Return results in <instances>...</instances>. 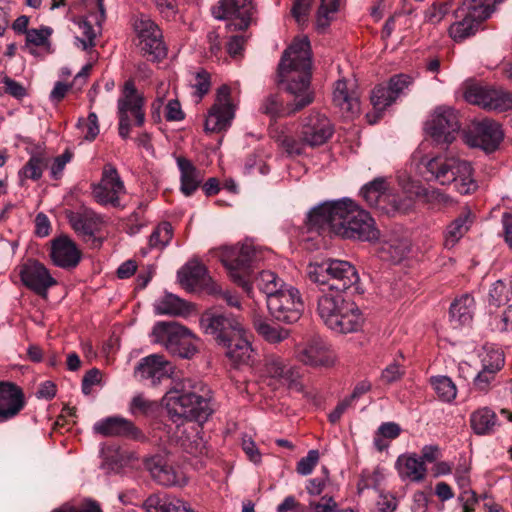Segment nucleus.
Instances as JSON below:
<instances>
[{
	"label": "nucleus",
	"instance_id": "27",
	"mask_svg": "<svg viewBox=\"0 0 512 512\" xmlns=\"http://www.w3.org/2000/svg\"><path fill=\"white\" fill-rule=\"evenodd\" d=\"M174 372V366L163 355L151 354L141 359L135 369V375L140 379L150 380L152 384L169 378Z\"/></svg>",
	"mask_w": 512,
	"mask_h": 512
},
{
	"label": "nucleus",
	"instance_id": "3",
	"mask_svg": "<svg viewBox=\"0 0 512 512\" xmlns=\"http://www.w3.org/2000/svg\"><path fill=\"white\" fill-rule=\"evenodd\" d=\"M419 166L428 181H435L442 186H452L462 195L471 194L477 189L471 163L458 156L443 153L423 157Z\"/></svg>",
	"mask_w": 512,
	"mask_h": 512
},
{
	"label": "nucleus",
	"instance_id": "55",
	"mask_svg": "<svg viewBox=\"0 0 512 512\" xmlns=\"http://www.w3.org/2000/svg\"><path fill=\"white\" fill-rule=\"evenodd\" d=\"M339 8V0H321L320 7L317 12V28L326 29L331 21V14L337 12Z\"/></svg>",
	"mask_w": 512,
	"mask_h": 512
},
{
	"label": "nucleus",
	"instance_id": "4",
	"mask_svg": "<svg viewBox=\"0 0 512 512\" xmlns=\"http://www.w3.org/2000/svg\"><path fill=\"white\" fill-rule=\"evenodd\" d=\"M306 275L319 290L339 294L349 289L358 290L360 281L358 271L350 262L332 258L310 263Z\"/></svg>",
	"mask_w": 512,
	"mask_h": 512
},
{
	"label": "nucleus",
	"instance_id": "45",
	"mask_svg": "<svg viewBox=\"0 0 512 512\" xmlns=\"http://www.w3.org/2000/svg\"><path fill=\"white\" fill-rule=\"evenodd\" d=\"M412 186L414 191H411V193L422 198L432 209H440L452 203V198L440 189H427L414 182H412Z\"/></svg>",
	"mask_w": 512,
	"mask_h": 512
},
{
	"label": "nucleus",
	"instance_id": "19",
	"mask_svg": "<svg viewBox=\"0 0 512 512\" xmlns=\"http://www.w3.org/2000/svg\"><path fill=\"white\" fill-rule=\"evenodd\" d=\"M333 134L334 127L324 114L312 111L302 120L300 135L308 147L315 148L324 145Z\"/></svg>",
	"mask_w": 512,
	"mask_h": 512
},
{
	"label": "nucleus",
	"instance_id": "22",
	"mask_svg": "<svg viewBox=\"0 0 512 512\" xmlns=\"http://www.w3.org/2000/svg\"><path fill=\"white\" fill-rule=\"evenodd\" d=\"M179 283L188 291L205 289L208 293H220L221 287L208 275L206 267L198 260L188 261L177 273Z\"/></svg>",
	"mask_w": 512,
	"mask_h": 512
},
{
	"label": "nucleus",
	"instance_id": "39",
	"mask_svg": "<svg viewBox=\"0 0 512 512\" xmlns=\"http://www.w3.org/2000/svg\"><path fill=\"white\" fill-rule=\"evenodd\" d=\"M472 215L470 210H466L455 218L445 229L444 247L453 248L459 240L467 233L472 224Z\"/></svg>",
	"mask_w": 512,
	"mask_h": 512
},
{
	"label": "nucleus",
	"instance_id": "60",
	"mask_svg": "<svg viewBox=\"0 0 512 512\" xmlns=\"http://www.w3.org/2000/svg\"><path fill=\"white\" fill-rule=\"evenodd\" d=\"M313 0H295L291 9V14L296 22L303 26L307 22Z\"/></svg>",
	"mask_w": 512,
	"mask_h": 512
},
{
	"label": "nucleus",
	"instance_id": "56",
	"mask_svg": "<svg viewBox=\"0 0 512 512\" xmlns=\"http://www.w3.org/2000/svg\"><path fill=\"white\" fill-rule=\"evenodd\" d=\"M77 127L82 129L85 140L93 141L99 134V124L96 113L90 112L87 119L80 118Z\"/></svg>",
	"mask_w": 512,
	"mask_h": 512
},
{
	"label": "nucleus",
	"instance_id": "36",
	"mask_svg": "<svg viewBox=\"0 0 512 512\" xmlns=\"http://www.w3.org/2000/svg\"><path fill=\"white\" fill-rule=\"evenodd\" d=\"M333 102L343 113H347L350 117L360 112L359 97L354 91L350 92L348 90L347 83L344 80H338L335 83Z\"/></svg>",
	"mask_w": 512,
	"mask_h": 512
},
{
	"label": "nucleus",
	"instance_id": "13",
	"mask_svg": "<svg viewBox=\"0 0 512 512\" xmlns=\"http://www.w3.org/2000/svg\"><path fill=\"white\" fill-rule=\"evenodd\" d=\"M137 47L149 61H160L167 55L163 34L159 26L150 18L142 16L135 22Z\"/></svg>",
	"mask_w": 512,
	"mask_h": 512
},
{
	"label": "nucleus",
	"instance_id": "15",
	"mask_svg": "<svg viewBox=\"0 0 512 512\" xmlns=\"http://www.w3.org/2000/svg\"><path fill=\"white\" fill-rule=\"evenodd\" d=\"M236 105L231 100V89L228 85L220 86L216 91L214 104L208 110L205 120L207 132L219 133L227 130L235 117Z\"/></svg>",
	"mask_w": 512,
	"mask_h": 512
},
{
	"label": "nucleus",
	"instance_id": "34",
	"mask_svg": "<svg viewBox=\"0 0 512 512\" xmlns=\"http://www.w3.org/2000/svg\"><path fill=\"white\" fill-rule=\"evenodd\" d=\"M329 329L340 334L354 333L361 329L364 318L358 306L349 301Z\"/></svg>",
	"mask_w": 512,
	"mask_h": 512
},
{
	"label": "nucleus",
	"instance_id": "50",
	"mask_svg": "<svg viewBox=\"0 0 512 512\" xmlns=\"http://www.w3.org/2000/svg\"><path fill=\"white\" fill-rule=\"evenodd\" d=\"M173 233L171 223L166 221L159 223L149 237V247L151 249L163 250L172 240Z\"/></svg>",
	"mask_w": 512,
	"mask_h": 512
},
{
	"label": "nucleus",
	"instance_id": "5",
	"mask_svg": "<svg viewBox=\"0 0 512 512\" xmlns=\"http://www.w3.org/2000/svg\"><path fill=\"white\" fill-rule=\"evenodd\" d=\"M503 0H463L454 11V22L449 26V36L461 42L479 30L481 24L495 11Z\"/></svg>",
	"mask_w": 512,
	"mask_h": 512
},
{
	"label": "nucleus",
	"instance_id": "53",
	"mask_svg": "<svg viewBox=\"0 0 512 512\" xmlns=\"http://www.w3.org/2000/svg\"><path fill=\"white\" fill-rule=\"evenodd\" d=\"M431 384L442 401L451 402L456 398L457 389L451 378L447 376L432 377Z\"/></svg>",
	"mask_w": 512,
	"mask_h": 512
},
{
	"label": "nucleus",
	"instance_id": "12",
	"mask_svg": "<svg viewBox=\"0 0 512 512\" xmlns=\"http://www.w3.org/2000/svg\"><path fill=\"white\" fill-rule=\"evenodd\" d=\"M199 322L203 332L212 336L220 347L245 328L240 319L233 314L211 310L204 312Z\"/></svg>",
	"mask_w": 512,
	"mask_h": 512
},
{
	"label": "nucleus",
	"instance_id": "38",
	"mask_svg": "<svg viewBox=\"0 0 512 512\" xmlns=\"http://www.w3.org/2000/svg\"><path fill=\"white\" fill-rule=\"evenodd\" d=\"M169 441L179 446L184 452L192 455L201 452L203 447V442L198 435V431L194 428L188 431L187 428L181 425L176 426L173 435L169 436Z\"/></svg>",
	"mask_w": 512,
	"mask_h": 512
},
{
	"label": "nucleus",
	"instance_id": "2",
	"mask_svg": "<svg viewBox=\"0 0 512 512\" xmlns=\"http://www.w3.org/2000/svg\"><path fill=\"white\" fill-rule=\"evenodd\" d=\"M209 388L202 382L190 378L175 383L166 392L163 404L173 422L182 420L206 422L213 413Z\"/></svg>",
	"mask_w": 512,
	"mask_h": 512
},
{
	"label": "nucleus",
	"instance_id": "35",
	"mask_svg": "<svg viewBox=\"0 0 512 512\" xmlns=\"http://www.w3.org/2000/svg\"><path fill=\"white\" fill-rule=\"evenodd\" d=\"M270 137L289 156H299L305 153L307 144L299 134V138L291 134L284 126L270 127Z\"/></svg>",
	"mask_w": 512,
	"mask_h": 512
},
{
	"label": "nucleus",
	"instance_id": "9",
	"mask_svg": "<svg viewBox=\"0 0 512 512\" xmlns=\"http://www.w3.org/2000/svg\"><path fill=\"white\" fill-rule=\"evenodd\" d=\"M144 99L138 93L132 80L125 82L122 95L117 101V116L119 119L118 132L122 139H128L131 131L130 115L135 119V125L142 126L145 122L143 110Z\"/></svg>",
	"mask_w": 512,
	"mask_h": 512
},
{
	"label": "nucleus",
	"instance_id": "41",
	"mask_svg": "<svg viewBox=\"0 0 512 512\" xmlns=\"http://www.w3.org/2000/svg\"><path fill=\"white\" fill-rule=\"evenodd\" d=\"M497 425V416L488 407L479 408L470 415V426L475 434L483 436L494 432Z\"/></svg>",
	"mask_w": 512,
	"mask_h": 512
},
{
	"label": "nucleus",
	"instance_id": "33",
	"mask_svg": "<svg viewBox=\"0 0 512 512\" xmlns=\"http://www.w3.org/2000/svg\"><path fill=\"white\" fill-rule=\"evenodd\" d=\"M176 163L180 172V191L187 197L192 196L201 186L204 174L185 157H177Z\"/></svg>",
	"mask_w": 512,
	"mask_h": 512
},
{
	"label": "nucleus",
	"instance_id": "10",
	"mask_svg": "<svg viewBox=\"0 0 512 512\" xmlns=\"http://www.w3.org/2000/svg\"><path fill=\"white\" fill-rule=\"evenodd\" d=\"M424 129L437 145L448 146L460 130L458 115L450 107H437L425 122Z\"/></svg>",
	"mask_w": 512,
	"mask_h": 512
},
{
	"label": "nucleus",
	"instance_id": "42",
	"mask_svg": "<svg viewBox=\"0 0 512 512\" xmlns=\"http://www.w3.org/2000/svg\"><path fill=\"white\" fill-rule=\"evenodd\" d=\"M177 505L179 498L164 492H156L143 501L141 508L145 512H174Z\"/></svg>",
	"mask_w": 512,
	"mask_h": 512
},
{
	"label": "nucleus",
	"instance_id": "23",
	"mask_svg": "<svg viewBox=\"0 0 512 512\" xmlns=\"http://www.w3.org/2000/svg\"><path fill=\"white\" fill-rule=\"evenodd\" d=\"M66 218L75 233L84 240L93 239L104 224L100 214L85 206L66 211Z\"/></svg>",
	"mask_w": 512,
	"mask_h": 512
},
{
	"label": "nucleus",
	"instance_id": "14",
	"mask_svg": "<svg viewBox=\"0 0 512 512\" xmlns=\"http://www.w3.org/2000/svg\"><path fill=\"white\" fill-rule=\"evenodd\" d=\"M344 212L345 202H343V199L322 203L308 213L305 226L309 232L338 235L336 225L340 224Z\"/></svg>",
	"mask_w": 512,
	"mask_h": 512
},
{
	"label": "nucleus",
	"instance_id": "46",
	"mask_svg": "<svg viewBox=\"0 0 512 512\" xmlns=\"http://www.w3.org/2000/svg\"><path fill=\"white\" fill-rule=\"evenodd\" d=\"M256 287L266 295V303L287 284L272 271H262L254 279Z\"/></svg>",
	"mask_w": 512,
	"mask_h": 512
},
{
	"label": "nucleus",
	"instance_id": "20",
	"mask_svg": "<svg viewBox=\"0 0 512 512\" xmlns=\"http://www.w3.org/2000/svg\"><path fill=\"white\" fill-rule=\"evenodd\" d=\"M19 276L23 285L46 298L48 290L57 284L49 270L39 261L29 259L19 266Z\"/></svg>",
	"mask_w": 512,
	"mask_h": 512
},
{
	"label": "nucleus",
	"instance_id": "57",
	"mask_svg": "<svg viewBox=\"0 0 512 512\" xmlns=\"http://www.w3.org/2000/svg\"><path fill=\"white\" fill-rule=\"evenodd\" d=\"M450 10V3L449 2H442V3H434L432 4L424 14L425 22L430 24H438L440 23L446 14Z\"/></svg>",
	"mask_w": 512,
	"mask_h": 512
},
{
	"label": "nucleus",
	"instance_id": "28",
	"mask_svg": "<svg viewBox=\"0 0 512 512\" xmlns=\"http://www.w3.org/2000/svg\"><path fill=\"white\" fill-rule=\"evenodd\" d=\"M145 466L152 478L162 486H181L186 483L183 474L168 464L161 455L148 458L145 462Z\"/></svg>",
	"mask_w": 512,
	"mask_h": 512
},
{
	"label": "nucleus",
	"instance_id": "32",
	"mask_svg": "<svg viewBox=\"0 0 512 512\" xmlns=\"http://www.w3.org/2000/svg\"><path fill=\"white\" fill-rule=\"evenodd\" d=\"M251 334L244 328L237 333L228 343L221 347L225 350V356L233 365H248L252 361L254 350L251 346Z\"/></svg>",
	"mask_w": 512,
	"mask_h": 512
},
{
	"label": "nucleus",
	"instance_id": "64",
	"mask_svg": "<svg viewBox=\"0 0 512 512\" xmlns=\"http://www.w3.org/2000/svg\"><path fill=\"white\" fill-rule=\"evenodd\" d=\"M52 512H102L98 502L94 500H86L78 506L64 504Z\"/></svg>",
	"mask_w": 512,
	"mask_h": 512
},
{
	"label": "nucleus",
	"instance_id": "59",
	"mask_svg": "<svg viewBox=\"0 0 512 512\" xmlns=\"http://www.w3.org/2000/svg\"><path fill=\"white\" fill-rule=\"evenodd\" d=\"M412 83L413 78L410 75L396 74L389 79L387 86L391 90L393 96L397 99L405 92L406 89L409 88L410 85H412Z\"/></svg>",
	"mask_w": 512,
	"mask_h": 512
},
{
	"label": "nucleus",
	"instance_id": "25",
	"mask_svg": "<svg viewBox=\"0 0 512 512\" xmlns=\"http://www.w3.org/2000/svg\"><path fill=\"white\" fill-rule=\"evenodd\" d=\"M50 258L55 266L71 270L80 263L82 253L70 237L61 235L51 241Z\"/></svg>",
	"mask_w": 512,
	"mask_h": 512
},
{
	"label": "nucleus",
	"instance_id": "26",
	"mask_svg": "<svg viewBox=\"0 0 512 512\" xmlns=\"http://www.w3.org/2000/svg\"><path fill=\"white\" fill-rule=\"evenodd\" d=\"M93 429L102 436H121L137 441L146 439L143 432L132 421L119 416L104 418L96 422Z\"/></svg>",
	"mask_w": 512,
	"mask_h": 512
},
{
	"label": "nucleus",
	"instance_id": "48",
	"mask_svg": "<svg viewBox=\"0 0 512 512\" xmlns=\"http://www.w3.org/2000/svg\"><path fill=\"white\" fill-rule=\"evenodd\" d=\"M158 409V403L143 394L135 395L128 406V411L134 417H151L157 413Z\"/></svg>",
	"mask_w": 512,
	"mask_h": 512
},
{
	"label": "nucleus",
	"instance_id": "49",
	"mask_svg": "<svg viewBox=\"0 0 512 512\" xmlns=\"http://www.w3.org/2000/svg\"><path fill=\"white\" fill-rule=\"evenodd\" d=\"M481 367L498 373L504 366V353L500 348L485 345L479 353Z\"/></svg>",
	"mask_w": 512,
	"mask_h": 512
},
{
	"label": "nucleus",
	"instance_id": "8",
	"mask_svg": "<svg viewBox=\"0 0 512 512\" xmlns=\"http://www.w3.org/2000/svg\"><path fill=\"white\" fill-rule=\"evenodd\" d=\"M345 212L337 224L338 236L342 238L373 241L379 236L375 221L370 214L350 199H343Z\"/></svg>",
	"mask_w": 512,
	"mask_h": 512
},
{
	"label": "nucleus",
	"instance_id": "29",
	"mask_svg": "<svg viewBox=\"0 0 512 512\" xmlns=\"http://www.w3.org/2000/svg\"><path fill=\"white\" fill-rule=\"evenodd\" d=\"M265 371L271 378L278 379L282 384L287 385L291 389L297 391L302 389V385L299 382V369L289 365L279 356L270 355L266 358Z\"/></svg>",
	"mask_w": 512,
	"mask_h": 512
},
{
	"label": "nucleus",
	"instance_id": "37",
	"mask_svg": "<svg viewBox=\"0 0 512 512\" xmlns=\"http://www.w3.org/2000/svg\"><path fill=\"white\" fill-rule=\"evenodd\" d=\"M396 465L401 478H406L413 482H420L425 479L427 468L425 463L416 454L399 456Z\"/></svg>",
	"mask_w": 512,
	"mask_h": 512
},
{
	"label": "nucleus",
	"instance_id": "21",
	"mask_svg": "<svg viewBox=\"0 0 512 512\" xmlns=\"http://www.w3.org/2000/svg\"><path fill=\"white\" fill-rule=\"evenodd\" d=\"M297 359L312 367L329 368L336 362V354L331 347L319 337H314L300 344L296 349Z\"/></svg>",
	"mask_w": 512,
	"mask_h": 512
},
{
	"label": "nucleus",
	"instance_id": "54",
	"mask_svg": "<svg viewBox=\"0 0 512 512\" xmlns=\"http://www.w3.org/2000/svg\"><path fill=\"white\" fill-rule=\"evenodd\" d=\"M396 101L387 85H378L371 92V103L375 110L383 111Z\"/></svg>",
	"mask_w": 512,
	"mask_h": 512
},
{
	"label": "nucleus",
	"instance_id": "31",
	"mask_svg": "<svg viewBox=\"0 0 512 512\" xmlns=\"http://www.w3.org/2000/svg\"><path fill=\"white\" fill-rule=\"evenodd\" d=\"M25 399L20 387L9 382H0V421L9 420L24 408Z\"/></svg>",
	"mask_w": 512,
	"mask_h": 512
},
{
	"label": "nucleus",
	"instance_id": "1",
	"mask_svg": "<svg viewBox=\"0 0 512 512\" xmlns=\"http://www.w3.org/2000/svg\"><path fill=\"white\" fill-rule=\"evenodd\" d=\"M311 50L310 42L305 38L295 39L284 51L278 65L280 83L294 97L287 105L279 94H269L261 102L260 112L271 119L291 115L302 110L313 102V92L310 90L311 80Z\"/></svg>",
	"mask_w": 512,
	"mask_h": 512
},
{
	"label": "nucleus",
	"instance_id": "7",
	"mask_svg": "<svg viewBox=\"0 0 512 512\" xmlns=\"http://www.w3.org/2000/svg\"><path fill=\"white\" fill-rule=\"evenodd\" d=\"M258 252L250 243H244L240 247L224 248L220 260L234 283L240 286L248 296H251L253 285L250 282V265L258 260Z\"/></svg>",
	"mask_w": 512,
	"mask_h": 512
},
{
	"label": "nucleus",
	"instance_id": "51",
	"mask_svg": "<svg viewBox=\"0 0 512 512\" xmlns=\"http://www.w3.org/2000/svg\"><path fill=\"white\" fill-rule=\"evenodd\" d=\"M254 327L258 334L270 343H279L289 335L288 330L272 326L261 318L254 319Z\"/></svg>",
	"mask_w": 512,
	"mask_h": 512
},
{
	"label": "nucleus",
	"instance_id": "16",
	"mask_svg": "<svg viewBox=\"0 0 512 512\" xmlns=\"http://www.w3.org/2000/svg\"><path fill=\"white\" fill-rule=\"evenodd\" d=\"M467 102L487 110L508 111L512 109V92L502 88L472 85L464 94Z\"/></svg>",
	"mask_w": 512,
	"mask_h": 512
},
{
	"label": "nucleus",
	"instance_id": "11",
	"mask_svg": "<svg viewBox=\"0 0 512 512\" xmlns=\"http://www.w3.org/2000/svg\"><path fill=\"white\" fill-rule=\"evenodd\" d=\"M267 308L277 321L292 324L301 318L304 303L300 291L288 284L268 300Z\"/></svg>",
	"mask_w": 512,
	"mask_h": 512
},
{
	"label": "nucleus",
	"instance_id": "17",
	"mask_svg": "<svg viewBox=\"0 0 512 512\" xmlns=\"http://www.w3.org/2000/svg\"><path fill=\"white\" fill-rule=\"evenodd\" d=\"M124 193L125 186L117 169L111 164H106L100 182L92 184L94 199L101 205L117 207L120 205V196Z\"/></svg>",
	"mask_w": 512,
	"mask_h": 512
},
{
	"label": "nucleus",
	"instance_id": "43",
	"mask_svg": "<svg viewBox=\"0 0 512 512\" xmlns=\"http://www.w3.org/2000/svg\"><path fill=\"white\" fill-rule=\"evenodd\" d=\"M413 186L407 189L408 195L401 196L396 193L389 191L386 197V201L382 204V212L387 215H395V214H404L412 209L414 201L413 196L414 193Z\"/></svg>",
	"mask_w": 512,
	"mask_h": 512
},
{
	"label": "nucleus",
	"instance_id": "44",
	"mask_svg": "<svg viewBox=\"0 0 512 512\" xmlns=\"http://www.w3.org/2000/svg\"><path fill=\"white\" fill-rule=\"evenodd\" d=\"M474 299L470 295H463L450 306V321L457 325L468 324L472 320Z\"/></svg>",
	"mask_w": 512,
	"mask_h": 512
},
{
	"label": "nucleus",
	"instance_id": "40",
	"mask_svg": "<svg viewBox=\"0 0 512 512\" xmlns=\"http://www.w3.org/2000/svg\"><path fill=\"white\" fill-rule=\"evenodd\" d=\"M389 191L386 179L378 177L364 185L361 189V194L369 206L382 211V204L385 203Z\"/></svg>",
	"mask_w": 512,
	"mask_h": 512
},
{
	"label": "nucleus",
	"instance_id": "30",
	"mask_svg": "<svg viewBox=\"0 0 512 512\" xmlns=\"http://www.w3.org/2000/svg\"><path fill=\"white\" fill-rule=\"evenodd\" d=\"M349 301L344 298L343 294L319 290L316 299V312L324 324L330 328Z\"/></svg>",
	"mask_w": 512,
	"mask_h": 512
},
{
	"label": "nucleus",
	"instance_id": "18",
	"mask_svg": "<svg viewBox=\"0 0 512 512\" xmlns=\"http://www.w3.org/2000/svg\"><path fill=\"white\" fill-rule=\"evenodd\" d=\"M211 11L218 20L234 17L236 22L229 24V27L245 30L250 25L256 8L253 0H221Z\"/></svg>",
	"mask_w": 512,
	"mask_h": 512
},
{
	"label": "nucleus",
	"instance_id": "62",
	"mask_svg": "<svg viewBox=\"0 0 512 512\" xmlns=\"http://www.w3.org/2000/svg\"><path fill=\"white\" fill-rule=\"evenodd\" d=\"M44 160L40 156H32L23 167L25 177L38 180L42 176Z\"/></svg>",
	"mask_w": 512,
	"mask_h": 512
},
{
	"label": "nucleus",
	"instance_id": "63",
	"mask_svg": "<svg viewBox=\"0 0 512 512\" xmlns=\"http://www.w3.org/2000/svg\"><path fill=\"white\" fill-rule=\"evenodd\" d=\"M319 460V452L318 450H310L307 453V456L301 458L297 463L296 471L303 476L309 475L312 473L314 467L318 463Z\"/></svg>",
	"mask_w": 512,
	"mask_h": 512
},
{
	"label": "nucleus",
	"instance_id": "61",
	"mask_svg": "<svg viewBox=\"0 0 512 512\" xmlns=\"http://www.w3.org/2000/svg\"><path fill=\"white\" fill-rule=\"evenodd\" d=\"M191 86L195 90V95L202 98L210 90V74L205 70L197 72Z\"/></svg>",
	"mask_w": 512,
	"mask_h": 512
},
{
	"label": "nucleus",
	"instance_id": "58",
	"mask_svg": "<svg viewBox=\"0 0 512 512\" xmlns=\"http://www.w3.org/2000/svg\"><path fill=\"white\" fill-rule=\"evenodd\" d=\"M52 28L42 26L39 29H30L26 32V43L34 46H45L49 44Z\"/></svg>",
	"mask_w": 512,
	"mask_h": 512
},
{
	"label": "nucleus",
	"instance_id": "47",
	"mask_svg": "<svg viewBox=\"0 0 512 512\" xmlns=\"http://www.w3.org/2000/svg\"><path fill=\"white\" fill-rule=\"evenodd\" d=\"M155 311L160 315H184L189 312V305L178 296L167 293L155 304Z\"/></svg>",
	"mask_w": 512,
	"mask_h": 512
},
{
	"label": "nucleus",
	"instance_id": "52",
	"mask_svg": "<svg viewBox=\"0 0 512 512\" xmlns=\"http://www.w3.org/2000/svg\"><path fill=\"white\" fill-rule=\"evenodd\" d=\"M401 433V427L395 422L382 423L374 436V446L378 451H383L388 447L384 439H396Z\"/></svg>",
	"mask_w": 512,
	"mask_h": 512
},
{
	"label": "nucleus",
	"instance_id": "6",
	"mask_svg": "<svg viewBox=\"0 0 512 512\" xmlns=\"http://www.w3.org/2000/svg\"><path fill=\"white\" fill-rule=\"evenodd\" d=\"M154 341L164 345L173 356L191 359L198 351V338L185 326L175 321L157 322L152 330Z\"/></svg>",
	"mask_w": 512,
	"mask_h": 512
},
{
	"label": "nucleus",
	"instance_id": "24",
	"mask_svg": "<svg viewBox=\"0 0 512 512\" xmlns=\"http://www.w3.org/2000/svg\"><path fill=\"white\" fill-rule=\"evenodd\" d=\"M465 138L469 146L481 148L486 152H493L502 141L503 132L497 122L485 119L477 123L473 131L467 134Z\"/></svg>",
	"mask_w": 512,
	"mask_h": 512
}]
</instances>
